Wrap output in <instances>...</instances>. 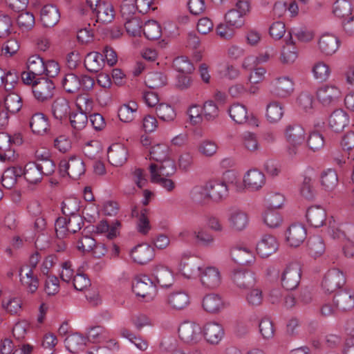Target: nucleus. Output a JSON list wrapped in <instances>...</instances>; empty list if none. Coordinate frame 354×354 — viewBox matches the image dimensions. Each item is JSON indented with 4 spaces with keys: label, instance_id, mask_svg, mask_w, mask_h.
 I'll use <instances>...</instances> for the list:
<instances>
[{
    "label": "nucleus",
    "instance_id": "nucleus-1",
    "mask_svg": "<svg viewBox=\"0 0 354 354\" xmlns=\"http://www.w3.org/2000/svg\"><path fill=\"white\" fill-rule=\"evenodd\" d=\"M284 139L287 156L291 159L301 157L303 154L302 146L306 140L304 128L297 124L288 125L284 130Z\"/></svg>",
    "mask_w": 354,
    "mask_h": 354
},
{
    "label": "nucleus",
    "instance_id": "nucleus-2",
    "mask_svg": "<svg viewBox=\"0 0 354 354\" xmlns=\"http://www.w3.org/2000/svg\"><path fill=\"white\" fill-rule=\"evenodd\" d=\"M328 235L333 239L345 240L343 251L345 257L354 258V225L330 222Z\"/></svg>",
    "mask_w": 354,
    "mask_h": 354
},
{
    "label": "nucleus",
    "instance_id": "nucleus-3",
    "mask_svg": "<svg viewBox=\"0 0 354 354\" xmlns=\"http://www.w3.org/2000/svg\"><path fill=\"white\" fill-rule=\"evenodd\" d=\"M169 148L165 143H157L152 145L150 151V159L157 162L153 164L156 170L166 175H173L176 170L175 162L169 156Z\"/></svg>",
    "mask_w": 354,
    "mask_h": 354
},
{
    "label": "nucleus",
    "instance_id": "nucleus-4",
    "mask_svg": "<svg viewBox=\"0 0 354 354\" xmlns=\"http://www.w3.org/2000/svg\"><path fill=\"white\" fill-rule=\"evenodd\" d=\"M75 109L69 115L71 126L74 130H82L88 123V113L92 109L93 102L86 95H79L75 102Z\"/></svg>",
    "mask_w": 354,
    "mask_h": 354
},
{
    "label": "nucleus",
    "instance_id": "nucleus-5",
    "mask_svg": "<svg viewBox=\"0 0 354 354\" xmlns=\"http://www.w3.org/2000/svg\"><path fill=\"white\" fill-rule=\"evenodd\" d=\"M63 88L70 93L88 91L93 88L94 80L86 75H77L74 73L65 75L61 81Z\"/></svg>",
    "mask_w": 354,
    "mask_h": 354
},
{
    "label": "nucleus",
    "instance_id": "nucleus-6",
    "mask_svg": "<svg viewBox=\"0 0 354 354\" xmlns=\"http://www.w3.org/2000/svg\"><path fill=\"white\" fill-rule=\"evenodd\" d=\"M86 171L83 160L76 156L64 158L59 162V172L62 176H68L73 180H77Z\"/></svg>",
    "mask_w": 354,
    "mask_h": 354
},
{
    "label": "nucleus",
    "instance_id": "nucleus-7",
    "mask_svg": "<svg viewBox=\"0 0 354 354\" xmlns=\"http://www.w3.org/2000/svg\"><path fill=\"white\" fill-rule=\"evenodd\" d=\"M198 279L203 288L216 290L223 283V275L219 268L212 265L203 266L201 268Z\"/></svg>",
    "mask_w": 354,
    "mask_h": 354
},
{
    "label": "nucleus",
    "instance_id": "nucleus-8",
    "mask_svg": "<svg viewBox=\"0 0 354 354\" xmlns=\"http://www.w3.org/2000/svg\"><path fill=\"white\" fill-rule=\"evenodd\" d=\"M202 326L193 322H185L178 327V336L182 342L188 345H196L203 340Z\"/></svg>",
    "mask_w": 354,
    "mask_h": 354
},
{
    "label": "nucleus",
    "instance_id": "nucleus-9",
    "mask_svg": "<svg viewBox=\"0 0 354 354\" xmlns=\"http://www.w3.org/2000/svg\"><path fill=\"white\" fill-rule=\"evenodd\" d=\"M342 96L341 87L333 83L325 84L317 89V101L324 106L335 104Z\"/></svg>",
    "mask_w": 354,
    "mask_h": 354
},
{
    "label": "nucleus",
    "instance_id": "nucleus-10",
    "mask_svg": "<svg viewBox=\"0 0 354 354\" xmlns=\"http://www.w3.org/2000/svg\"><path fill=\"white\" fill-rule=\"evenodd\" d=\"M346 283V277L344 272L336 268H333L324 274L321 286L326 293H333L342 288Z\"/></svg>",
    "mask_w": 354,
    "mask_h": 354
},
{
    "label": "nucleus",
    "instance_id": "nucleus-11",
    "mask_svg": "<svg viewBox=\"0 0 354 354\" xmlns=\"http://www.w3.org/2000/svg\"><path fill=\"white\" fill-rule=\"evenodd\" d=\"M230 228L235 232L245 230L250 224L248 213L243 209L234 206L230 208L227 218Z\"/></svg>",
    "mask_w": 354,
    "mask_h": 354
},
{
    "label": "nucleus",
    "instance_id": "nucleus-12",
    "mask_svg": "<svg viewBox=\"0 0 354 354\" xmlns=\"http://www.w3.org/2000/svg\"><path fill=\"white\" fill-rule=\"evenodd\" d=\"M132 289L136 296L151 301L157 292L156 285L151 278L144 275L136 279Z\"/></svg>",
    "mask_w": 354,
    "mask_h": 354
},
{
    "label": "nucleus",
    "instance_id": "nucleus-13",
    "mask_svg": "<svg viewBox=\"0 0 354 354\" xmlns=\"http://www.w3.org/2000/svg\"><path fill=\"white\" fill-rule=\"evenodd\" d=\"M293 80L287 75L279 76L270 82V91L279 98L290 97L294 92Z\"/></svg>",
    "mask_w": 354,
    "mask_h": 354
},
{
    "label": "nucleus",
    "instance_id": "nucleus-14",
    "mask_svg": "<svg viewBox=\"0 0 354 354\" xmlns=\"http://www.w3.org/2000/svg\"><path fill=\"white\" fill-rule=\"evenodd\" d=\"M230 257L235 263L250 266L255 262V254L253 250L246 244L239 243L233 245L229 251Z\"/></svg>",
    "mask_w": 354,
    "mask_h": 354
},
{
    "label": "nucleus",
    "instance_id": "nucleus-15",
    "mask_svg": "<svg viewBox=\"0 0 354 354\" xmlns=\"http://www.w3.org/2000/svg\"><path fill=\"white\" fill-rule=\"evenodd\" d=\"M165 304L169 309L180 311L189 305L190 297L185 290L175 289L167 295Z\"/></svg>",
    "mask_w": 354,
    "mask_h": 354
},
{
    "label": "nucleus",
    "instance_id": "nucleus-16",
    "mask_svg": "<svg viewBox=\"0 0 354 354\" xmlns=\"http://www.w3.org/2000/svg\"><path fill=\"white\" fill-rule=\"evenodd\" d=\"M19 281L21 286L28 293H35L39 284V279L35 272V265L22 266L19 270Z\"/></svg>",
    "mask_w": 354,
    "mask_h": 354
},
{
    "label": "nucleus",
    "instance_id": "nucleus-17",
    "mask_svg": "<svg viewBox=\"0 0 354 354\" xmlns=\"http://www.w3.org/2000/svg\"><path fill=\"white\" fill-rule=\"evenodd\" d=\"M203 339L212 345L218 344L225 336L223 325L216 321H209L202 326Z\"/></svg>",
    "mask_w": 354,
    "mask_h": 354
},
{
    "label": "nucleus",
    "instance_id": "nucleus-18",
    "mask_svg": "<svg viewBox=\"0 0 354 354\" xmlns=\"http://www.w3.org/2000/svg\"><path fill=\"white\" fill-rule=\"evenodd\" d=\"M279 241L272 234H263L256 244V252L261 258H268L279 249Z\"/></svg>",
    "mask_w": 354,
    "mask_h": 354
},
{
    "label": "nucleus",
    "instance_id": "nucleus-19",
    "mask_svg": "<svg viewBox=\"0 0 354 354\" xmlns=\"http://www.w3.org/2000/svg\"><path fill=\"white\" fill-rule=\"evenodd\" d=\"M301 268L297 263H290L283 270L281 281L283 287L288 290L295 289L300 281Z\"/></svg>",
    "mask_w": 354,
    "mask_h": 354
},
{
    "label": "nucleus",
    "instance_id": "nucleus-20",
    "mask_svg": "<svg viewBox=\"0 0 354 354\" xmlns=\"http://www.w3.org/2000/svg\"><path fill=\"white\" fill-rule=\"evenodd\" d=\"M208 199L215 203L224 201L228 196L229 188L225 181L212 179L206 183Z\"/></svg>",
    "mask_w": 354,
    "mask_h": 354
},
{
    "label": "nucleus",
    "instance_id": "nucleus-21",
    "mask_svg": "<svg viewBox=\"0 0 354 354\" xmlns=\"http://www.w3.org/2000/svg\"><path fill=\"white\" fill-rule=\"evenodd\" d=\"M306 217L308 223L314 227H320L328 221V229H330V222L333 221L335 222L333 217L327 218L326 209L320 205H313L308 207Z\"/></svg>",
    "mask_w": 354,
    "mask_h": 354
},
{
    "label": "nucleus",
    "instance_id": "nucleus-22",
    "mask_svg": "<svg viewBox=\"0 0 354 354\" xmlns=\"http://www.w3.org/2000/svg\"><path fill=\"white\" fill-rule=\"evenodd\" d=\"M54 89L53 82L44 77L35 81L32 86L33 95L39 102H44L50 99L53 95Z\"/></svg>",
    "mask_w": 354,
    "mask_h": 354
},
{
    "label": "nucleus",
    "instance_id": "nucleus-23",
    "mask_svg": "<svg viewBox=\"0 0 354 354\" xmlns=\"http://www.w3.org/2000/svg\"><path fill=\"white\" fill-rule=\"evenodd\" d=\"M339 39L333 34L325 32L321 35L317 41V48L325 56L336 53L340 46Z\"/></svg>",
    "mask_w": 354,
    "mask_h": 354
},
{
    "label": "nucleus",
    "instance_id": "nucleus-24",
    "mask_svg": "<svg viewBox=\"0 0 354 354\" xmlns=\"http://www.w3.org/2000/svg\"><path fill=\"white\" fill-rule=\"evenodd\" d=\"M266 178L264 174L257 169L246 171L243 176V183L250 192H259L266 185Z\"/></svg>",
    "mask_w": 354,
    "mask_h": 354
},
{
    "label": "nucleus",
    "instance_id": "nucleus-25",
    "mask_svg": "<svg viewBox=\"0 0 354 354\" xmlns=\"http://www.w3.org/2000/svg\"><path fill=\"white\" fill-rule=\"evenodd\" d=\"M129 256L134 263L145 264L155 257L154 248L147 243L138 244L131 249Z\"/></svg>",
    "mask_w": 354,
    "mask_h": 354
},
{
    "label": "nucleus",
    "instance_id": "nucleus-26",
    "mask_svg": "<svg viewBox=\"0 0 354 354\" xmlns=\"http://www.w3.org/2000/svg\"><path fill=\"white\" fill-rule=\"evenodd\" d=\"M202 306L207 313L215 315L223 310L227 303L221 295L212 292L204 296Z\"/></svg>",
    "mask_w": 354,
    "mask_h": 354
},
{
    "label": "nucleus",
    "instance_id": "nucleus-27",
    "mask_svg": "<svg viewBox=\"0 0 354 354\" xmlns=\"http://www.w3.org/2000/svg\"><path fill=\"white\" fill-rule=\"evenodd\" d=\"M161 349L170 354H205L203 348L193 347L183 348L178 346V341L174 337L164 338L160 344Z\"/></svg>",
    "mask_w": 354,
    "mask_h": 354
},
{
    "label": "nucleus",
    "instance_id": "nucleus-28",
    "mask_svg": "<svg viewBox=\"0 0 354 354\" xmlns=\"http://www.w3.org/2000/svg\"><path fill=\"white\" fill-rule=\"evenodd\" d=\"M306 238V229L302 224H292L285 232L286 241L292 248L299 247Z\"/></svg>",
    "mask_w": 354,
    "mask_h": 354
},
{
    "label": "nucleus",
    "instance_id": "nucleus-29",
    "mask_svg": "<svg viewBox=\"0 0 354 354\" xmlns=\"http://www.w3.org/2000/svg\"><path fill=\"white\" fill-rule=\"evenodd\" d=\"M201 268L194 261L181 260L176 267V274L185 279H196L199 277Z\"/></svg>",
    "mask_w": 354,
    "mask_h": 354
},
{
    "label": "nucleus",
    "instance_id": "nucleus-30",
    "mask_svg": "<svg viewBox=\"0 0 354 354\" xmlns=\"http://www.w3.org/2000/svg\"><path fill=\"white\" fill-rule=\"evenodd\" d=\"M227 111L230 118L237 124L250 123L254 118L253 115L248 112V108L239 102L232 104Z\"/></svg>",
    "mask_w": 354,
    "mask_h": 354
},
{
    "label": "nucleus",
    "instance_id": "nucleus-31",
    "mask_svg": "<svg viewBox=\"0 0 354 354\" xmlns=\"http://www.w3.org/2000/svg\"><path fill=\"white\" fill-rule=\"evenodd\" d=\"M128 151L125 146L121 143H113L107 149V158L111 165L120 167L127 160Z\"/></svg>",
    "mask_w": 354,
    "mask_h": 354
},
{
    "label": "nucleus",
    "instance_id": "nucleus-32",
    "mask_svg": "<svg viewBox=\"0 0 354 354\" xmlns=\"http://www.w3.org/2000/svg\"><path fill=\"white\" fill-rule=\"evenodd\" d=\"M232 280L236 288L245 290L256 283V276L252 271L238 269L233 271Z\"/></svg>",
    "mask_w": 354,
    "mask_h": 354
},
{
    "label": "nucleus",
    "instance_id": "nucleus-33",
    "mask_svg": "<svg viewBox=\"0 0 354 354\" xmlns=\"http://www.w3.org/2000/svg\"><path fill=\"white\" fill-rule=\"evenodd\" d=\"M263 224L270 230H276L281 227L283 223L281 214L273 208H266L261 213Z\"/></svg>",
    "mask_w": 354,
    "mask_h": 354
},
{
    "label": "nucleus",
    "instance_id": "nucleus-34",
    "mask_svg": "<svg viewBox=\"0 0 354 354\" xmlns=\"http://www.w3.org/2000/svg\"><path fill=\"white\" fill-rule=\"evenodd\" d=\"M156 285V288H169L174 282V276L173 272L167 267L158 266L156 267L153 278H151Z\"/></svg>",
    "mask_w": 354,
    "mask_h": 354
},
{
    "label": "nucleus",
    "instance_id": "nucleus-35",
    "mask_svg": "<svg viewBox=\"0 0 354 354\" xmlns=\"http://www.w3.org/2000/svg\"><path fill=\"white\" fill-rule=\"evenodd\" d=\"M285 113L284 104L278 100L269 102L266 107V118L270 124L278 123Z\"/></svg>",
    "mask_w": 354,
    "mask_h": 354
},
{
    "label": "nucleus",
    "instance_id": "nucleus-36",
    "mask_svg": "<svg viewBox=\"0 0 354 354\" xmlns=\"http://www.w3.org/2000/svg\"><path fill=\"white\" fill-rule=\"evenodd\" d=\"M41 21L45 27H53L59 21L60 14L58 8L52 5L44 6L40 12Z\"/></svg>",
    "mask_w": 354,
    "mask_h": 354
},
{
    "label": "nucleus",
    "instance_id": "nucleus-37",
    "mask_svg": "<svg viewBox=\"0 0 354 354\" xmlns=\"http://www.w3.org/2000/svg\"><path fill=\"white\" fill-rule=\"evenodd\" d=\"M299 57V50L295 43L290 40L282 46L279 60L283 65H292Z\"/></svg>",
    "mask_w": 354,
    "mask_h": 354
},
{
    "label": "nucleus",
    "instance_id": "nucleus-38",
    "mask_svg": "<svg viewBox=\"0 0 354 354\" xmlns=\"http://www.w3.org/2000/svg\"><path fill=\"white\" fill-rule=\"evenodd\" d=\"M349 123V116L342 109H337L333 111L329 118L328 124L330 128L335 131H342Z\"/></svg>",
    "mask_w": 354,
    "mask_h": 354
},
{
    "label": "nucleus",
    "instance_id": "nucleus-39",
    "mask_svg": "<svg viewBox=\"0 0 354 354\" xmlns=\"http://www.w3.org/2000/svg\"><path fill=\"white\" fill-rule=\"evenodd\" d=\"M334 304L339 310L346 311L354 307V293L346 290L337 294L334 297Z\"/></svg>",
    "mask_w": 354,
    "mask_h": 354
},
{
    "label": "nucleus",
    "instance_id": "nucleus-40",
    "mask_svg": "<svg viewBox=\"0 0 354 354\" xmlns=\"http://www.w3.org/2000/svg\"><path fill=\"white\" fill-rule=\"evenodd\" d=\"M241 144L242 147L250 153H254L260 150L261 145L257 135L252 131H245L241 134Z\"/></svg>",
    "mask_w": 354,
    "mask_h": 354
},
{
    "label": "nucleus",
    "instance_id": "nucleus-41",
    "mask_svg": "<svg viewBox=\"0 0 354 354\" xmlns=\"http://www.w3.org/2000/svg\"><path fill=\"white\" fill-rule=\"evenodd\" d=\"M149 171L152 183H159L162 187L168 192H171L176 187L175 183L172 180L165 178L169 175L162 174L159 169L156 170L154 165H150Z\"/></svg>",
    "mask_w": 354,
    "mask_h": 354
},
{
    "label": "nucleus",
    "instance_id": "nucleus-42",
    "mask_svg": "<svg viewBox=\"0 0 354 354\" xmlns=\"http://www.w3.org/2000/svg\"><path fill=\"white\" fill-rule=\"evenodd\" d=\"M320 183L325 191L333 192L338 185V176L336 171L333 169L324 170L320 175Z\"/></svg>",
    "mask_w": 354,
    "mask_h": 354
},
{
    "label": "nucleus",
    "instance_id": "nucleus-43",
    "mask_svg": "<svg viewBox=\"0 0 354 354\" xmlns=\"http://www.w3.org/2000/svg\"><path fill=\"white\" fill-rule=\"evenodd\" d=\"M311 73L315 80L324 82L329 79L331 71L327 63L322 60H318L313 64Z\"/></svg>",
    "mask_w": 354,
    "mask_h": 354
},
{
    "label": "nucleus",
    "instance_id": "nucleus-44",
    "mask_svg": "<svg viewBox=\"0 0 354 354\" xmlns=\"http://www.w3.org/2000/svg\"><path fill=\"white\" fill-rule=\"evenodd\" d=\"M23 169L20 167H9L4 171L1 178L2 185L6 189L12 188L18 177L22 176Z\"/></svg>",
    "mask_w": 354,
    "mask_h": 354
},
{
    "label": "nucleus",
    "instance_id": "nucleus-45",
    "mask_svg": "<svg viewBox=\"0 0 354 354\" xmlns=\"http://www.w3.org/2000/svg\"><path fill=\"white\" fill-rule=\"evenodd\" d=\"M30 127L34 133L42 135L49 127L48 118L41 113H36L30 119Z\"/></svg>",
    "mask_w": 354,
    "mask_h": 354
},
{
    "label": "nucleus",
    "instance_id": "nucleus-46",
    "mask_svg": "<svg viewBox=\"0 0 354 354\" xmlns=\"http://www.w3.org/2000/svg\"><path fill=\"white\" fill-rule=\"evenodd\" d=\"M266 73V69L261 66L254 68L250 71L247 78L250 84V86L248 88L250 93L254 94L258 91L259 88L255 84H259L264 80Z\"/></svg>",
    "mask_w": 354,
    "mask_h": 354
},
{
    "label": "nucleus",
    "instance_id": "nucleus-47",
    "mask_svg": "<svg viewBox=\"0 0 354 354\" xmlns=\"http://www.w3.org/2000/svg\"><path fill=\"white\" fill-rule=\"evenodd\" d=\"M109 337V331L103 326H95L88 329L86 341L95 344L105 342Z\"/></svg>",
    "mask_w": 354,
    "mask_h": 354
},
{
    "label": "nucleus",
    "instance_id": "nucleus-48",
    "mask_svg": "<svg viewBox=\"0 0 354 354\" xmlns=\"http://www.w3.org/2000/svg\"><path fill=\"white\" fill-rule=\"evenodd\" d=\"M147 209L145 208L139 211L136 207H134L131 209L132 216L138 218L137 230L140 233L142 234H147L151 229L149 220L147 216Z\"/></svg>",
    "mask_w": 354,
    "mask_h": 354
},
{
    "label": "nucleus",
    "instance_id": "nucleus-49",
    "mask_svg": "<svg viewBox=\"0 0 354 354\" xmlns=\"http://www.w3.org/2000/svg\"><path fill=\"white\" fill-rule=\"evenodd\" d=\"M93 13L96 16V21L102 24L110 23L115 17V10L109 2L102 3Z\"/></svg>",
    "mask_w": 354,
    "mask_h": 354
},
{
    "label": "nucleus",
    "instance_id": "nucleus-50",
    "mask_svg": "<svg viewBox=\"0 0 354 354\" xmlns=\"http://www.w3.org/2000/svg\"><path fill=\"white\" fill-rule=\"evenodd\" d=\"M14 156L11 147V137L6 133H0V160L6 162Z\"/></svg>",
    "mask_w": 354,
    "mask_h": 354
},
{
    "label": "nucleus",
    "instance_id": "nucleus-51",
    "mask_svg": "<svg viewBox=\"0 0 354 354\" xmlns=\"http://www.w3.org/2000/svg\"><path fill=\"white\" fill-rule=\"evenodd\" d=\"M22 175L28 183L32 184L40 182L43 178L37 162H29L25 165Z\"/></svg>",
    "mask_w": 354,
    "mask_h": 354
},
{
    "label": "nucleus",
    "instance_id": "nucleus-52",
    "mask_svg": "<svg viewBox=\"0 0 354 354\" xmlns=\"http://www.w3.org/2000/svg\"><path fill=\"white\" fill-rule=\"evenodd\" d=\"M120 223L114 221L111 225L106 221H102L95 225V232L97 234H105L109 239H113L118 234Z\"/></svg>",
    "mask_w": 354,
    "mask_h": 354
},
{
    "label": "nucleus",
    "instance_id": "nucleus-53",
    "mask_svg": "<svg viewBox=\"0 0 354 354\" xmlns=\"http://www.w3.org/2000/svg\"><path fill=\"white\" fill-rule=\"evenodd\" d=\"M156 113L158 118L166 122L174 121L176 117L175 108L168 103H160L156 109Z\"/></svg>",
    "mask_w": 354,
    "mask_h": 354
},
{
    "label": "nucleus",
    "instance_id": "nucleus-54",
    "mask_svg": "<svg viewBox=\"0 0 354 354\" xmlns=\"http://www.w3.org/2000/svg\"><path fill=\"white\" fill-rule=\"evenodd\" d=\"M86 343V337L78 333L69 335L65 339L66 347L71 353H77L81 351Z\"/></svg>",
    "mask_w": 354,
    "mask_h": 354
},
{
    "label": "nucleus",
    "instance_id": "nucleus-55",
    "mask_svg": "<svg viewBox=\"0 0 354 354\" xmlns=\"http://www.w3.org/2000/svg\"><path fill=\"white\" fill-rule=\"evenodd\" d=\"M245 300L247 305L252 308L260 307L264 301L262 290L257 287L250 289L245 294Z\"/></svg>",
    "mask_w": 354,
    "mask_h": 354
},
{
    "label": "nucleus",
    "instance_id": "nucleus-56",
    "mask_svg": "<svg viewBox=\"0 0 354 354\" xmlns=\"http://www.w3.org/2000/svg\"><path fill=\"white\" fill-rule=\"evenodd\" d=\"M69 111V103L65 98H57L53 102L52 106V112L55 119L62 120V119L67 117Z\"/></svg>",
    "mask_w": 354,
    "mask_h": 354
},
{
    "label": "nucleus",
    "instance_id": "nucleus-57",
    "mask_svg": "<svg viewBox=\"0 0 354 354\" xmlns=\"http://www.w3.org/2000/svg\"><path fill=\"white\" fill-rule=\"evenodd\" d=\"M309 150L315 153L321 151L325 145L324 136L318 131H314L306 136V142Z\"/></svg>",
    "mask_w": 354,
    "mask_h": 354
},
{
    "label": "nucleus",
    "instance_id": "nucleus-58",
    "mask_svg": "<svg viewBox=\"0 0 354 354\" xmlns=\"http://www.w3.org/2000/svg\"><path fill=\"white\" fill-rule=\"evenodd\" d=\"M103 55L97 52H91L87 54L84 59L86 68L91 72H97L104 64Z\"/></svg>",
    "mask_w": 354,
    "mask_h": 354
},
{
    "label": "nucleus",
    "instance_id": "nucleus-59",
    "mask_svg": "<svg viewBox=\"0 0 354 354\" xmlns=\"http://www.w3.org/2000/svg\"><path fill=\"white\" fill-rule=\"evenodd\" d=\"M21 298L15 295L4 297L1 302L2 308L11 315L17 314L21 309Z\"/></svg>",
    "mask_w": 354,
    "mask_h": 354
},
{
    "label": "nucleus",
    "instance_id": "nucleus-60",
    "mask_svg": "<svg viewBox=\"0 0 354 354\" xmlns=\"http://www.w3.org/2000/svg\"><path fill=\"white\" fill-rule=\"evenodd\" d=\"M259 331L264 339H271L274 337L275 328L271 319L265 316L262 317L258 324Z\"/></svg>",
    "mask_w": 354,
    "mask_h": 354
},
{
    "label": "nucleus",
    "instance_id": "nucleus-61",
    "mask_svg": "<svg viewBox=\"0 0 354 354\" xmlns=\"http://www.w3.org/2000/svg\"><path fill=\"white\" fill-rule=\"evenodd\" d=\"M138 105L135 102L122 104L118 109V117L124 122H131L135 118Z\"/></svg>",
    "mask_w": 354,
    "mask_h": 354
},
{
    "label": "nucleus",
    "instance_id": "nucleus-62",
    "mask_svg": "<svg viewBox=\"0 0 354 354\" xmlns=\"http://www.w3.org/2000/svg\"><path fill=\"white\" fill-rule=\"evenodd\" d=\"M189 197L194 203L203 204L208 198L206 183L205 185L198 184L193 186L189 190Z\"/></svg>",
    "mask_w": 354,
    "mask_h": 354
},
{
    "label": "nucleus",
    "instance_id": "nucleus-63",
    "mask_svg": "<svg viewBox=\"0 0 354 354\" xmlns=\"http://www.w3.org/2000/svg\"><path fill=\"white\" fill-rule=\"evenodd\" d=\"M325 244L319 236L311 237L308 242V251L309 254L317 258L322 256L325 252Z\"/></svg>",
    "mask_w": 354,
    "mask_h": 354
},
{
    "label": "nucleus",
    "instance_id": "nucleus-64",
    "mask_svg": "<svg viewBox=\"0 0 354 354\" xmlns=\"http://www.w3.org/2000/svg\"><path fill=\"white\" fill-rule=\"evenodd\" d=\"M27 68L32 73L41 75L45 72L44 62L39 55H32L28 59Z\"/></svg>",
    "mask_w": 354,
    "mask_h": 354
}]
</instances>
